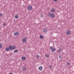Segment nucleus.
<instances>
[{
  "mask_svg": "<svg viewBox=\"0 0 74 74\" xmlns=\"http://www.w3.org/2000/svg\"><path fill=\"white\" fill-rule=\"evenodd\" d=\"M66 33L67 34H69L70 33V32L69 31H68L66 32Z\"/></svg>",
  "mask_w": 74,
  "mask_h": 74,
  "instance_id": "16",
  "label": "nucleus"
},
{
  "mask_svg": "<svg viewBox=\"0 0 74 74\" xmlns=\"http://www.w3.org/2000/svg\"><path fill=\"white\" fill-rule=\"evenodd\" d=\"M26 38H27V37H26Z\"/></svg>",
  "mask_w": 74,
  "mask_h": 74,
  "instance_id": "30",
  "label": "nucleus"
},
{
  "mask_svg": "<svg viewBox=\"0 0 74 74\" xmlns=\"http://www.w3.org/2000/svg\"><path fill=\"white\" fill-rule=\"evenodd\" d=\"M62 50L61 49H59L58 50V53H60V52H61V50Z\"/></svg>",
  "mask_w": 74,
  "mask_h": 74,
  "instance_id": "15",
  "label": "nucleus"
},
{
  "mask_svg": "<svg viewBox=\"0 0 74 74\" xmlns=\"http://www.w3.org/2000/svg\"><path fill=\"white\" fill-rule=\"evenodd\" d=\"M48 16L51 17V18H53L55 16V14L51 13H49L48 14Z\"/></svg>",
  "mask_w": 74,
  "mask_h": 74,
  "instance_id": "2",
  "label": "nucleus"
},
{
  "mask_svg": "<svg viewBox=\"0 0 74 74\" xmlns=\"http://www.w3.org/2000/svg\"><path fill=\"white\" fill-rule=\"evenodd\" d=\"M0 45H1V43H0Z\"/></svg>",
  "mask_w": 74,
  "mask_h": 74,
  "instance_id": "29",
  "label": "nucleus"
},
{
  "mask_svg": "<svg viewBox=\"0 0 74 74\" xmlns=\"http://www.w3.org/2000/svg\"><path fill=\"white\" fill-rule=\"evenodd\" d=\"M23 42H26V39L25 38H23Z\"/></svg>",
  "mask_w": 74,
  "mask_h": 74,
  "instance_id": "9",
  "label": "nucleus"
},
{
  "mask_svg": "<svg viewBox=\"0 0 74 74\" xmlns=\"http://www.w3.org/2000/svg\"><path fill=\"white\" fill-rule=\"evenodd\" d=\"M62 56H59V58H61Z\"/></svg>",
  "mask_w": 74,
  "mask_h": 74,
  "instance_id": "26",
  "label": "nucleus"
},
{
  "mask_svg": "<svg viewBox=\"0 0 74 74\" xmlns=\"http://www.w3.org/2000/svg\"><path fill=\"white\" fill-rule=\"evenodd\" d=\"M2 16V14L1 13H0V17H1Z\"/></svg>",
  "mask_w": 74,
  "mask_h": 74,
  "instance_id": "24",
  "label": "nucleus"
},
{
  "mask_svg": "<svg viewBox=\"0 0 74 74\" xmlns=\"http://www.w3.org/2000/svg\"><path fill=\"white\" fill-rule=\"evenodd\" d=\"M54 0V1H55V2H56L57 1H58V0Z\"/></svg>",
  "mask_w": 74,
  "mask_h": 74,
  "instance_id": "25",
  "label": "nucleus"
},
{
  "mask_svg": "<svg viewBox=\"0 0 74 74\" xmlns=\"http://www.w3.org/2000/svg\"><path fill=\"white\" fill-rule=\"evenodd\" d=\"M38 69L40 70V71H41V70H42V67L41 66H39Z\"/></svg>",
  "mask_w": 74,
  "mask_h": 74,
  "instance_id": "6",
  "label": "nucleus"
},
{
  "mask_svg": "<svg viewBox=\"0 0 74 74\" xmlns=\"http://www.w3.org/2000/svg\"><path fill=\"white\" fill-rule=\"evenodd\" d=\"M26 59V57H22V60H25Z\"/></svg>",
  "mask_w": 74,
  "mask_h": 74,
  "instance_id": "11",
  "label": "nucleus"
},
{
  "mask_svg": "<svg viewBox=\"0 0 74 74\" xmlns=\"http://www.w3.org/2000/svg\"><path fill=\"white\" fill-rule=\"evenodd\" d=\"M5 25H6V24L5 23H3V26H5Z\"/></svg>",
  "mask_w": 74,
  "mask_h": 74,
  "instance_id": "20",
  "label": "nucleus"
},
{
  "mask_svg": "<svg viewBox=\"0 0 74 74\" xmlns=\"http://www.w3.org/2000/svg\"><path fill=\"white\" fill-rule=\"evenodd\" d=\"M51 11L52 12H55V10L54 9H52L51 10Z\"/></svg>",
  "mask_w": 74,
  "mask_h": 74,
  "instance_id": "12",
  "label": "nucleus"
},
{
  "mask_svg": "<svg viewBox=\"0 0 74 74\" xmlns=\"http://www.w3.org/2000/svg\"><path fill=\"white\" fill-rule=\"evenodd\" d=\"M14 36H17V35H19V32H16L15 33H14Z\"/></svg>",
  "mask_w": 74,
  "mask_h": 74,
  "instance_id": "7",
  "label": "nucleus"
},
{
  "mask_svg": "<svg viewBox=\"0 0 74 74\" xmlns=\"http://www.w3.org/2000/svg\"><path fill=\"white\" fill-rule=\"evenodd\" d=\"M40 38H41V39H42V38H44V37L43 36H42V35H40Z\"/></svg>",
  "mask_w": 74,
  "mask_h": 74,
  "instance_id": "13",
  "label": "nucleus"
},
{
  "mask_svg": "<svg viewBox=\"0 0 74 74\" xmlns=\"http://www.w3.org/2000/svg\"><path fill=\"white\" fill-rule=\"evenodd\" d=\"M5 50V51H7V52H8V51H10L9 48V47H6Z\"/></svg>",
  "mask_w": 74,
  "mask_h": 74,
  "instance_id": "8",
  "label": "nucleus"
},
{
  "mask_svg": "<svg viewBox=\"0 0 74 74\" xmlns=\"http://www.w3.org/2000/svg\"><path fill=\"white\" fill-rule=\"evenodd\" d=\"M53 47H51L50 48V49H51V52H55V51H56V49L55 48H53Z\"/></svg>",
  "mask_w": 74,
  "mask_h": 74,
  "instance_id": "3",
  "label": "nucleus"
},
{
  "mask_svg": "<svg viewBox=\"0 0 74 74\" xmlns=\"http://www.w3.org/2000/svg\"><path fill=\"white\" fill-rule=\"evenodd\" d=\"M43 31V33H47V32H48V30H47V29H44Z\"/></svg>",
  "mask_w": 74,
  "mask_h": 74,
  "instance_id": "5",
  "label": "nucleus"
},
{
  "mask_svg": "<svg viewBox=\"0 0 74 74\" xmlns=\"http://www.w3.org/2000/svg\"><path fill=\"white\" fill-rule=\"evenodd\" d=\"M67 64L68 65V66H69L70 64V63H67Z\"/></svg>",
  "mask_w": 74,
  "mask_h": 74,
  "instance_id": "21",
  "label": "nucleus"
},
{
  "mask_svg": "<svg viewBox=\"0 0 74 74\" xmlns=\"http://www.w3.org/2000/svg\"><path fill=\"white\" fill-rule=\"evenodd\" d=\"M27 8L28 10H31L32 9V7L31 6V5H29L28 6Z\"/></svg>",
  "mask_w": 74,
  "mask_h": 74,
  "instance_id": "4",
  "label": "nucleus"
},
{
  "mask_svg": "<svg viewBox=\"0 0 74 74\" xmlns=\"http://www.w3.org/2000/svg\"><path fill=\"white\" fill-rule=\"evenodd\" d=\"M8 48L9 50L10 51H11L12 49H13V50H14V49L16 48L15 46H9Z\"/></svg>",
  "mask_w": 74,
  "mask_h": 74,
  "instance_id": "1",
  "label": "nucleus"
},
{
  "mask_svg": "<svg viewBox=\"0 0 74 74\" xmlns=\"http://www.w3.org/2000/svg\"><path fill=\"white\" fill-rule=\"evenodd\" d=\"M23 71H26V67H23L22 69Z\"/></svg>",
  "mask_w": 74,
  "mask_h": 74,
  "instance_id": "10",
  "label": "nucleus"
},
{
  "mask_svg": "<svg viewBox=\"0 0 74 74\" xmlns=\"http://www.w3.org/2000/svg\"><path fill=\"white\" fill-rule=\"evenodd\" d=\"M15 1H16L17 0H14Z\"/></svg>",
  "mask_w": 74,
  "mask_h": 74,
  "instance_id": "28",
  "label": "nucleus"
},
{
  "mask_svg": "<svg viewBox=\"0 0 74 74\" xmlns=\"http://www.w3.org/2000/svg\"><path fill=\"white\" fill-rule=\"evenodd\" d=\"M49 68H51L52 67V66H49Z\"/></svg>",
  "mask_w": 74,
  "mask_h": 74,
  "instance_id": "27",
  "label": "nucleus"
},
{
  "mask_svg": "<svg viewBox=\"0 0 74 74\" xmlns=\"http://www.w3.org/2000/svg\"><path fill=\"white\" fill-rule=\"evenodd\" d=\"M15 18L17 19V18H18V15H15Z\"/></svg>",
  "mask_w": 74,
  "mask_h": 74,
  "instance_id": "14",
  "label": "nucleus"
},
{
  "mask_svg": "<svg viewBox=\"0 0 74 74\" xmlns=\"http://www.w3.org/2000/svg\"><path fill=\"white\" fill-rule=\"evenodd\" d=\"M1 48H2V46H1V45H0V49H1Z\"/></svg>",
  "mask_w": 74,
  "mask_h": 74,
  "instance_id": "23",
  "label": "nucleus"
},
{
  "mask_svg": "<svg viewBox=\"0 0 74 74\" xmlns=\"http://www.w3.org/2000/svg\"><path fill=\"white\" fill-rule=\"evenodd\" d=\"M18 49L16 50H15L14 51V53H16V52H18Z\"/></svg>",
  "mask_w": 74,
  "mask_h": 74,
  "instance_id": "18",
  "label": "nucleus"
},
{
  "mask_svg": "<svg viewBox=\"0 0 74 74\" xmlns=\"http://www.w3.org/2000/svg\"><path fill=\"white\" fill-rule=\"evenodd\" d=\"M49 56L48 54H47L45 56V57H46V58H48V57H49Z\"/></svg>",
  "mask_w": 74,
  "mask_h": 74,
  "instance_id": "19",
  "label": "nucleus"
},
{
  "mask_svg": "<svg viewBox=\"0 0 74 74\" xmlns=\"http://www.w3.org/2000/svg\"><path fill=\"white\" fill-rule=\"evenodd\" d=\"M36 58H37L38 59H39L40 58V56H38V55H37L36 56Z\"/></svg>",
  "mask_w": 74,
  "mask_h": 74,
  "instance_id": "17",
  "label": "nucleus"
},
{
  "mask_svg": "<svg viewBox=\"0 0 74 74\" xmlns=\"http://www.w3.org/2000/svg\"><path fill=\"white\" fill-rule=\"evenodd\" d=\"M44 16V15H41L40 16V17H41V18H42V17H43Z\"/></svg>",
  "mask_w": 74,
  "mask_h": 74,
  "instance_id": "22",
  "label": "nucleus"
}]
</instances>
